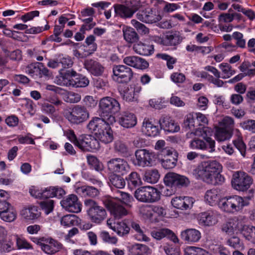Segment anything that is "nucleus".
<instances>
[{"instance_id":"13","label":"nucleus","mask_w":255,"mask_h":255,"mask_svg":"<svg viewBox=\"0 0 255 255\" xmlns=\"http://www.w3.org/2000/svg\"><path fill=\"white\" fill-rule=\"evenodd\" d=\"M37 244L45 254L52 255L63 248V245L51 237H42L37 239Z\"/></svg>"},{"instance_id":"28","label":"nucleus","mask_w":255,"mask_h":255,"mask_svg":"<svg viewBox=\"0 0 255 255\" xmlns=\"http://www.w3.org/2000/svg\"><path fill=\"white\" fill-rule=\"evenodd\" d=\"M25 72L32 77H41L42 75H48L49 73L48 70L42 63L39 62L28 65L26 67Z\"/></svg>"},{"instance_id":"27","label":"nucleus","mask_w":255,"mask_h":255,"mask_svg":"<svg viewBox=\"0 0 255 255\" xmlns=\"http://www.w3.org/2000/svg\"><path fill=\"white\" fill-rule=\"evenodd\" d=\"M141 129L146 135L149 136H155L159 132L158 127L156 123L152 119L145 118L143 120Z\"/></svg>"},{"instance_id":"25","label":"nucleus","mask_w":255,"mask_h":255,"mask_svg":"<svg viewBox=\"0 0 255 255\" xmlns=\"http://www.w3.org/2000/svg\"><path fill=\"white\" fill-rule=\"evenodd\" d=\"M159 123L161 128L165 132L175 133L178 132L180 129L178 123L168 116L162 117L159 120Z\"/></svg>"},{"instance_id":"51","label":"nucleus","mask_w":255,"mask_h":255,"mask_svg":"<svg viewBox=\"0 0 255 255\" xmlns=\"http://www.w3.org/2000/svg\"><path fill=\"white\" fill-rule=\"evenodd\" d=\"M121 175L113 174L109 177L110 182L111 185L117 188H123L125 186L126 182Z\"/></svg>"},{"instance_id":"9","label":"nucleus","mask_w":255,"mask_h":255,"mask_svg":"<svg viewBox=\"0 0 255 255\" xmlns=\"http://www.w3.org/2000/svg\"><path fill=\"white\" fill-rule=\"evenodd\" d=\"M64 117L70 123L78 125L86 121L89 113L84 107L75 105L65 111Z\"/></svg>"},{"instance_id":"50","label":"nucleus","mask_w":255,"mask_h":255,"mask_svg":"<svg viewBox=\"0 0 255 255\" xmlns=\"http://www.w3.org/2000/svg\"><path fill=\"white\" fill-rule=\"evenodd\" d=\"M148 203L157 202L160 199L161 193L156 188L147 186Z\"/></svg>"},{"instance_id":"34","label":"nucleus","mask_w":255,"mask_h":255,"mask_svg":"<svg viewBox=\"0 0 255 255\" xmlns=\"http://www.w3.org/2000/svg\"><path fill=\"white\" fill-rule=\"evenodd\" d=\"M220 190L217 188H213L206 191L204 195V201L206 204L211 206H214L222 197L220 195Z\"/></svg>"},{"instance_id":"2","label":"nucleus","mask_w":255,"mask_h":255,"mask_svg":"<svg viewBox=\"0 0 255 255\" xmlns=\"http://www.w3.org/2000/svg\"><path fill=\"white\" fill-rule=\"evenodd\" d=\"M198 137H202L204 140L195 137L190 142L189 147L193 149L209 150L212 152L215 150V141L212 139V129L208 127L197 128L192 132Z\"/></svg>"},{"instance_id":"54","label":"nucleus","mask_w":255,"mask_h":255,"mask_svg":"<svg viewBox=\"0 0 255 255\" xmlns=\"http://www.w3.org/2000/svg\"><path fill=\"white\" fill-rule=\"evenodd\" d=\"M100 237L105 243L116 245L118 242V239L116 236H112L109 232L103 231L100 233Z\"/></svg>"},{"instance_id":"14","label":"nucleus","mask_w":255,"mask_h":255,"mask_svg":"<svg viewBox=\"0 0 255 255\" xmlns=\"http://www.w3.org/2000/svg\"><path fill=\"white\" fill-rule=\"evenodd\" d=\"M163 180L166 186L175 188L187 187L190 182L186 176L173 172L166 173Z\"/></svg>"},{"instance_id":"58","label":"nucleus","mask_w":255,"mask_h":255,"mask_svg":"<svg viewBox=\"0 0 255 255\" xmlns=\"http://www.w3.org/2000/svg\"><path fill=\"white\" fill-rule=\"evenodd\" d=\"M16 239V243L18 249L29 250L32 249L31 245L22 237L18 235H14Z\"/></svg>"},{"instance_id":"47","label":"nucleus","mask_w":255,"mask_h":255,"mask_svg":"<svg viewBox=\"0 0 255 255\" xmlns=\"http://www.w3.org/2000/svg\"><path fill=\"white\" fill-rule=\"evenodd\" d=\"M237 139L233 141L235 146L240 151L241 155L245 157L246 155V145L243 141L241 133L238 129H235Z\"/></svg>"},{"instance_id":"35","label":"nucleus","mask_w":255,"mask_h":255,"mask_svg":"<svg viewBox=\"0 0 255 255\" xmlns=\"http://www.w3.org/2000/svg\"><path fill=\"white\" fill-rule=\"evenodd\" d=\"M114 9L116 14L123 18H129L137 10V8L134 5L127 6L123 4H116L114 5Z\"/></svg>"},{"instance_id":"64","label":"nucleus","mask_w":255,"mask_h":255,"mask_svg":"<svg viewBox=\"0 0 255 255\" xmlns=\"http://www.w3.org/2000/svg\"><path fill=\"white\" fill-rule=\"evenodd\" d=\"M242 128L252 133H255V120H248L241 123Z\"/></svg>"},{"instance_id":"16","label":"nucleus","mask_w":255,"mask_h":255,"mask_svg":"<svg viewBox=\"0 0 255 255\" xmlns=\"http://www.w3.org/2000/svg\"><path fill=\"white\" fill-rule=\"evenodd\" d=\"M113 72V80L119 83H127L133 76V72L131 68L123 65L114 66Z\"/></svg>"},{"instance_id":"11","label":"nucleus","mask_w":255,"mask_h":255,"mask_svg":"<svg viewBox=\"0 0 255 255\" xmlns=\"http://www.w3.org/2000/svg\"><path fill=\"white\" fill-rule=\"evenodd\" d=\"M85 204L89 209L87 213L91 221L95 223L99 224L106 217V210L92 199H88L85 201Z\"/></svg>"},{"instance_id":"59","label":"nucleus","mask_w":255,"mask_h":255,"mask_svg":"<svg viewBox=\"0 0 255 255\" xmlns=\"http://www.w3.org/2000/svg\"><path fill=\"white\" fill-rule=\"evenodd\" d=\"M87 159L88 164L91 165L96 171H100L103 170V164L96 157L93 155H88Z\"/></svg>"},{"instance_id":"61","label":"nucleus","mask_w":255,"mask_h":255,"mask_svg":"<svg viewBox=\"0 0 255 255\" xmlns=\"http://www.w3.org/2000/svg\"><path fill=\"white\" fill-rule=\"evenodd\" d=\"M40 205L41 208L44 211L46 214L48 215L53 211L54 202L53 200L47 199L46 200L41 202Z\"/></svg>"},{"instance_id":"32","label":"nucleus","mask_w":255,"mask_h":255,"mask_svg":"<svg viewBox=\"0 0 255 255\" xmlns=\"http://www.w3.org/2000/svg\"><path fill=\"white\" fill-rule=\"evenodd\" d=\"M119 123L125 128H131L137 124V118L132 113L124 112L119 118Z\"/></svg>"},{"instance_id":"40","label":"nucleus","mask_w":255,"mask_h":255,"mask_svg":"<svg viewBox=\"0 0 255 255\" xmlns=\"http://www.w3.org/2000/svg\"><path fill=\"white\" fill-rule=\"evenodd\" d=\"M20 214L25 220H31L38 218L40 216V212L37 207L33 206L22 209Z\"/></svg>"},{"instance_id":"62","label":"nucleus","mask_w":255,"mask_h":255,"mask_svg":"<svg viewBox=\"0 0 255 255\" xmlns=\"http://www.w3.org/2000/svg\"><path fill=\"white\" fill-rule=\"evenodd\" d=\"M119 194L120 196L119 198L121 200L122 202L125 204L126 206L130 207L131 206L132 202L134 200L132 196L127 193L122 191L119 192Z\"/></svg>"},{"instance_id":"30","label":"nucleus","mask_w":255,"mask_h":255,"mask_svg":"<svg viewBox=\"0 0 255 255\" xmlns=\"http://www.w3.org/2000/svg\"><path fill=\"white\" fill-rule=\"evenodd\" d=\"M107 207L115 218L120 219L128 214V211L123 206L112 200L108 201Z\"/></svg>"},{"instance_id":"39","label":"nucleus","mask_w":255,"mask_h":255,"mask_svg":"<svg viewBox=\"0 0 255 255\" xmlns=\"http://www.w3.org/2000/svg\"><path fill=\"white\" fill-rule=\"evenodd\" d=\"M182 40V38L178 33H170L166 34L162 40V41H158L165 46H176L179 44Z\"/></svg>"},{"instance_id":"20","label":"nucleus","mask_w":255,"mask_h":255,"mask_svg":"<svg viewBox=\"0 0 255 255\" xmlns=\"http://www.w3.org/2000/svg\"><path fill=\"white\" fill-rule=\"evenodd\" d=\"M15 208L6 201H0V218L4 222H12L17 218Z\"/></svg>"},{"instance_id":"63","label":"nucleus","mask_w":255,"mask_h":255,"mask_svg":"<svg viewBox=\"0 0 255 255\" xmlns=\"http://www.w3.org/2000/svg\"><path fill=\"white\" fill-rule=\"evenodd\" d=\"M163 250L167 255H180V249L173 245H166Z\"/></svg>"},{"instance_id":"4","label":"nucleus","mask_w":255,"mask_h":255,"mask_svg":"<svg viewBox=\"0 0 255 255\" xmlns=\"http://www.w3.org/2000/svg\"><path fill=\"white\" fill-rule=\"evenodd\" d=\"M249 203L246 199L241 196L230 195L220 198L218 207L224 213L233 214L242 211Z\"/></svg>"},{"instance_id":"31","label":"nucleus","mask_w":255,"mask_h":255,"mask_svg":"<svg viewBox=\"0 0 255 255\" xmlns=\"http://www.w3.org/2000/svg\"><path fill=\"white\" fill-rule=\"evenodd\" d=\"M136 17L138 20L145 23H154L160 19V17L154 13L149 7L146 8L144 10L139 11Z\"/></svg>"},{"instance_id":"53","label":"nucleus","mask_w":255,"mask_h":255,"mask_svg":"<svg viewBox=\"0 0 255 255\" xmlns=\"http://www.w3.org/2000/svg\"><path fill=\"white\" fill-rule=\"evenodd\" d=\"M161 163L165 169H172L176 165L177 160L172 155L161 157Z\"/></svg>"},{"instance_id":"33","label":"nucleus","mask_w":255,"mask_h":255,"mask_svg":"<svg viewBox=\"0 0 255 255\" xmlns=\"http://www.w3.org/2000/svg\"><path fill=\"white\" fill-rule=\"evenodd\" d=\"M181 238L183 241L188 243H196L201 239V234L197 229H188L181 232Z\"/></svg>"},{"instance_id":"26","label":"nucleus","mask_w":255,"mask_h":255,"mask_svg":"<svg viewBox=\"0 0 255 255\" xmlns=\"http://www.w3.org/2000/svg\"><path fill=\"white\" fill-rule=\"evenodd\" d=\"M151 236L157 240L167 237L169 238L174 243H178L179 240L177 237L170 230L167 228L156 229L151 232Z\"/></svg>"},{"instance_id":"60","label":"nucleus","mask_w":255,"mask_h":255,"mask_svg":"<svg viewBox=\"0 0 255 255\" xmlns=\"http://www.w3.org/2000/svg\"><path fill=\"white\" fill-rule=\"evenodd\" d=\"M157 57L166 61V65L169 69L174 68V64L176 62V59L166 54L159 53L157 54Z\"/></svg>"},{"instance_id":"41","label":"nucleus","mask_w":255,"mask_h":255,"mask_svg":"<svg viewBox=\"0 0 255 255\" xmlns=\"http://www.w3.org/2000/svg\"><path fill=\"white\" fill-rule=\"evenodd\" d=\"M80 219L75 215L68 214L63 216L60 219L61 225L65 228L77 226L80 223Z\"/></svg>"},{"instance_id":"21","label":"nucleus","mask_w":255,"mask_h":255,"mask_svg":"<svg viewBox=\"0 0 255 255\" xmlns=\"http://www.w3.org/2000/svg\"><path fill=\"white\" fill-rule=\"evenodd\" d=\"M244 225V219L234 217L229 219L222 226V231L228 235L238 234L241 231Z\"/></svg>"},{"instance_id":"10","label":"nucleus","mask_w":255,"mask_h":255,"mask_svg":"<svg viewBox=\"0 0 255 255\" xmlns=\"http://www.w3.org/2000/svg\"><path fill=\"white\" fill-rule=\"evenodd\" d=\"M253 183V179L248 173L241 171L235 172L232 176L233 188L239 191H246Z\"/></svg>"},{"instance_id":"22","label":"nucleus","mask_w":255,"mask_h":255,"mask_svg":"<svg viewBox=\"0 0 255 255\" xmlns=\"http://www.w3.org/2000/svg\"><path fill=\"white\" fill-rule=\"evenodd\" d=\"M195 199L191 197L179 196L174 197L171 201L173 207L177 209L187 210L191 209L195 202Z\"/></svg>"},{"instance_id":"17","label":"nucleus","mask_w":255,"mask_h":255,"mask_svg":"<svg viewBox=\"0 0 255 255\" xmlns=\"http://www.w3.org/2000/svg\"><path fill=\"white\" fill-rule=\"evenodd\" d=\"M142 87L139 83H133L124 88L121 91L123 99L127 102H136L138 100Z\"/></svg>"},{"instance_id":"45","label":"nucleus","mask_w":255,"mask_h":255,"mask_svg":"<svg viewBox=\"0 0 255 255\" xmlns=\"http://www.w3.org/2000/svg\"><path fill=\"white\" fill-rule=\"evenodd\" d=\"M239 233H241L249 241H253L255 240V227L253 226H246L245 219H244L243 227Z\"/></svg>"},{"instance_id":"12","label":"nucleus","mask_w":255,"mask_h":255,"mask_svg":"<svg viewBox=\"0 0 255 255\" xmlns=\"http://www.w3.org/2000/svg\"><path fill=\"white\" fill-rule=\"evenodd\" d=\"M221 215L217 211L209 210L198 213L196 216L199 225L204 227L215 226L219 222Z\"/></svg>"},{"instance_id":"46","label":"nucleus","mask_w":255,"mask_h":255,"mask_svg":"<svg viewBox=\"0 0 255 255\" xmlns=\"http://www.w3.org/2000/svg\"><path fill=\"white\" fill-rule=\"evenodd\" d=\"M128 185L130 189H133L142 184L141 178L136 172H132L127 178Z\"/></svg>"},{"instance_id":"56","label":"nucleus","mask_w":255,"mask_h":255,"mask_svg":"<svg viewBox=\"0 0 255 255\" xmlns=\"http://www.w3.org/2000/svg\"><path fill=\"white\" fill-rule=\"evenodd\" d=\"M184 252L186 255H211L205 250L195 247H188Z\"/></svg>"},{"instance_id":"37","label":"nucleus","mask_w":255,"mask_h":255,"mask_svg":"<svg viewBox=\"0 0 255 255\" xmlns=\"http://www.w3.org/2000/svg\"><path fill=\"white\" fill-rule=\"evenodd\" d=\"M134 51L139 55L149 56L154 52V47L152 44H146L141 42L135 43L133 46Z\"/></svg>"},{"instance_id":"6","label":"nucleus","mask_w":255,"mask_h":255,"mask_svg":"<svg viewBox=\"0 0 255 255\" xmlns=\"http://www.w3.org/2000/svg\"><path fill=\"white\" fill-rule=\"evenodd\" d=\"M56 83L61 86L75 87H85L89 84L86 77L78 74L73 70H67L65 72L60 71V76Z\"/></svg>"},{"instance_id":"1","label":"nucleus","mask_w":255,"mask_h":255,"mask_svg":"<svg viewBox=\"0 0 255 255\" xmlns=\"http://www.w3.org/2000/svg\"><path fill=\"white\" fill-rule=\"evenodd\" d=\"M222 165L216 160L203 161L196 166L192 174L197 179H200L208 184H222L225 178L221 174Z\"/></svg>"},{"instance_id":"57","label":"nucleus","mask_w":255,"mask_h":255,"mask_svg":"<svg viewBox=\"0 0 255 255\" xmlns=\"http://www.w3.org/2000/svg\"><path fill=\"white\" fill-rule=\"evenodd\" d=\"M63 99L67 103H76L81 100V96L79 93L68 92L64 95Z\"/></svg>"},{"instance_id":"5","label":"nucleus","mask_w":255,"mask_h":255,"mask_svg":"<svg viewBox=\"0 0 255 255\" xmlns=\"http://www.w3.org/2000/svg\"><path fill=\"white\" fill-rule=\"evenodd\" d=\"M120 110V103L112 97H104L99 102V113L101 119L109 121V123H114L116 122L115 115Z\"/></svg>"},{"instance_id":"49","label":"nucleus","mask_w":255,"mask_h":255,"mask_svg":"<svg viewBox=\"0 0 255 255\" xmlns=\"http://www.w3.org/2000/svg\"><path fill=\"white\" fill-rule=\"evenodd\" d=\"M135 198L139 201L148 203L147 186L137 189L134 193Z\"/></svg>"},{"instance_id":"24","label":"nucleus","mask_w":255,"mask_h":255,"mask_svg":"<svg viewBox=\"0 0 255 255\" xmlns=\"http://www.w3.org/2000/svg\"><path fill=\"white\" fill-rule=\"evenodd\" d=\"M74 190L78 194L82 196L95 197L98 195L99 190L96 188L84 184L81 182H76Z\"/></svg>"},{"instance_id":"29","label":"nucleus","mask_w":255,"mask_h":255,"mask_svg":"<svg viewBox=\"0 0 255 255\" xmlns=\"http://www.w3.org/2000/svg\"><path fill=\"white\" fill-rule=\"evenodd\" d=\"M123 61L125 64L138 69H145L148 66L146 60L138 56H127L124 58Z\"/></svg>"},{"instance_id":"52","label":"nucleus","mask_w":255,"mask_h":255,"mask_svg":"<svg viewBox=\"0 0 255 255\" xmlns=\"http://www.w3.org/2000/svg\"><path fill=\"white\" fill-rule=\"evenodd\" d=\"M219 68L222 72L223 78H229L235 74V70L227 63H222L219 65Z\"/></svg>"},{"instance_id":"3","label":"nucleus","mask_w":255,"mask_h":255,"mask_svg":"<svg viewBox=\"0 0 255 255\" xmlns=\"http://www.w3.org/2000/svg\"><path fill=\"white\" fill-rule=\"evenodd\" d=\"M113 123H109L100 118H94L89 123L87 128L92 132H94L95 136L99 141L108 144L114 139L113 131L110 125Z\"/></svg>"},{"instance_id":"38","label":"nucleus","mask_w":255,"mask_h":255,"mask_svg":"<svg viewBox=\"0 0 255 255\" xmlns=\"http://www.w3.org/2000/svg\"><path fill=\"white\" fill-rule=\"evenodd\" d=\"M154 149L158 150L157 156L159 159L160 157H165L172 155L173 149L166 146V142L164 140H158L155 143Z\"/></svg>"},{"instance_id":"36","label":"nucleus","mask_w":255,"mask_h":255,"mask_svg":"<svg viewBox=\"0 0 255 255\" xmlns=\"http://www.w3.org/2000/svg\"><path fill=\"white\" fill-rule=\"evenodd\" d=\"M86 69L94 76H100L104 72V67L98 61L90 59L87 60L84 63Z\"/></svg>"},{"instance_id":"55","label":"nucleus","mask_w":255,"mask_h":255,"mask_svg":"<svg viewBox=\"0 0 255 255\" xmlns=\"http://www.w3.org/2000/svg\"><path fill=\"white\" fill-rule=\"evenodd\" d=\"M152 206L153 215L155 217L153 222H157L166 215V209L164 207L159 205H152Z\"/></svg>"},{"instance_id":"43","label":"nucleus","mask_w":255,"mask_h":255,"mask_svg":"<svg viewBox=\"0 0 255 255\" xmlns=\"http://www.w3.org/2000/svg\"><path fill=\"white\" fill-rule=\"evenodd\" d=\"M122 31L124 39L128 43L134 42L137 38V35L134 30L129 26L123 25Z\"/></svg>"},{"instance_id":"23","label":"nucleus","mask_w":255,"mask_h":255,"mask_svg":"<svg viewBox=\"0 0 255 255\" xmlns=\"http://www.w3.org/2000/svg\"><path fill=\"white\" fill-rule=\"evenodd\" d=\"M107 225L120 237L127 236L130 231V227L125 221L116 222L115 219H109L107 221Z\"/></svg>"},{"instance_id":"19","label":"nucleus","mask_w":255,"mask_h":255,"mask_svg":"<svg viewBox=\"0 0 255 255\" xmlns=\"http://www.w3.org/2000/svg\"><path fill=\"white\" fill-rule=\"evenodd\" d=\"M60 204L63 208L69 212L78 213L82 210V204L75 194L67 196L60 201Z\"/></svg>"},{"instance_id":"8","label":"nucleus","mask_w":255,"mask_h":255,"mask_svg":"<svg viewBox=\"0 0 255 255\" xmlns=\"http://www.w3.org/2000/svg\"><path fill=\"white\" fill-rule=\"evenodd\" d=\"M135 159L132 160L134 166L145 167L151 166L155 162L156 153L149 149H139L134 153Z\"/></svg>"},{"instance_id":"44","label":"nucleus","mask_w":255,"mask_h":255,"mask_svg":"<svg viewBox=\"0 0 255 255\" xmlns=\"http://www.w3.org/2000/svg\"><path fill=\"white\" fill-rule=\"evenodd\" d=\"M160 177L158 171L156 169L147 170L144 173V180L145 181L154 184L157 182Z\"/></svg>"},{"instance_id":"7","label":"nucleus","mask_w":255,"mask_h":255,"mask_svg":"<svg viewBox=\"0 0 255 255\" xmlns=\"http://www.w3.org/2000/svg\"><path fill=\"white\" fill-rule=\"evenodd\" d=\"M234 126L233 119L229 117H224L215 127V137L217 141H224L230 139L232 136Z\"/></svg>"},{"instance_id":"15","label":"nucleus","mask_w":255,"mask_h":255,"mask_svg":"<svg viewBox=\"0 0 255 255\" xmlns=\"http://www.w3.org/2000/svg\"><path fill=\"white\" fill-rule=\"evenodd\" d=\"M108 169L113 174L124 175L129 170L127 161L121 158H113L107 163Z\"/></svg>"},{"instance_id":"18","label":"nucleus","mask_w":255,"mask_h":255,"mask_svg":"<svg viewBox=\"0 0 255 255\" xmlns=\"http://www.w3.org/2000/svg\"><path fill=\"white\" fill-rule=\"evenodd\" d=\"M78 147L83 151L94 152L98 150L100 144L98 138L90 134L85 135L77 142Z\"/></svg>"},{"instance_id":"42","label":"nucleus","mask_w":255,"mask_h":255,"mask_svg":"<svg viewBox=\"0 0 255 255\" xmlns=\"http://www.w3.org/2000/svg\"><path fill=\"white\" fill-rule=\"evenodd\" d=\"M139 213L141 217L145 220L153 222L155 219L153 215L152 205H142L139 208Z\"/></svg>"},{"instance_id":"48","label":"nucleus","mask_w":255,"mask_h":255,"mask_svg":"<svg viewBox=\"0 0 255 255\" xmlns=\"http://www.w3.org/2000/svg\"><path fill=\"white\" fill-rule=\"evenodd\" d=\"M183 126L191 130L198 126L195 113H189L185 117Z\"/></svg>"}]
</instances>
